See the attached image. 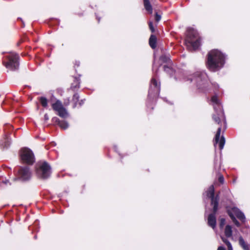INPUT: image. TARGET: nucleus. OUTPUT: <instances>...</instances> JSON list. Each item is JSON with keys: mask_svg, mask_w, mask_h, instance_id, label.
<instances>
[{"mask_svg": "<svg viewBox=\"0 0 250 250\" xmlns=\"http://www.w3.org/2000/svg\"><path fill=\"white\" fill-rule=\"evenodd\" d=\"M225 63V56L221 51L213 49L208 55L207 67L211 71L215 72L222 68Z\"/></svg>", "mask_w": 250, "mask_h": 250, "instance_id": "f257e3e1", "label": "nucleus"}, {"mask_svg": "<svg viewBox=\"0 0 250 250\" xmlns=\"http://www.w3.org/2000/svg\"><path fill=\"white\" fill-rule=\"evenodd\" d=\"M188 83H193L200 92H206L208 90L209 83L207 74L204 71H197L193 74L185 78Z\"/></svg>", "mask_w": 250, "mask_h": 250, "instance_id": "f03ea898", "label": "nucleus"}, {"mask_svg": "<svg viewBox=\"0 0 250 250\" xmlns=\"http://www.w3.org/2000/svg\"><path fill=\"white\" fill-rule=\"evenodd\" d=\"M201 38L197 31L192 28L187 30L185 44L189 50L192 51L197 49L200 46Z\"/></svg>", "mask_w": 250, "mask_h": 250, "instance_id": "7ed1b4c3", "label": "nucleus"}, {"mask_svg": "<svg viewBox=\"0 0 250 250\" xmlns=\"http://www.w3.org/2000/svg\"><path fill=\"white\" fill-rule=\"evenodd\" d=\"M211 104L213 106L215 113L213 114L212 118L214 122L220 125L222 122L226 124L224 113L222 105L216 96H213L211 99Z\"/></svg>", "mask_w": 250, "mask_h": 250, "instance_id": "20e7f679", "label": "nucleus"}, {"mask_svg": "<svg viewBox=\"0 0 250 250\" xmlns=\"http://www.w3.org/2000/svg\"><path fill=\"white\" fill-rule=\"evenodd\" d=\"M19 55L12 53L5 56L3 63L6 68L11 70H16L19 67Z\"/></svg>", "mask_w": 250, "mask_h": 250, "instance_id": "39448f33", "label": "nucleus"}, {"mask_svg": "<svg viewBox=\"0 0 250 250\" xmlns=\"http://www.w3.org/2000/svg\"><path fill=\"white\" fill-rule=\"evenodd\" d=\"M51 174V167L46 162L38 163L36 167V174L42 179L48 178Z\"/></svg>", "mask_w": 250, "mask_h": 250, "instance_id": "423d86ee", "label": "nucleus"}, {"mask_svg": "<svg viewBox=\"0 0 250 250\" xmlns=\"http://www.w3.org/2000/svg\"><path fill=\"white\" fill-rule=\"evenodd\" d=\"M155 77L154 76L151 80L150 87L148 90V97L150 100L158 95L160 91V83L157 82Z\"/></svg>", "mask_w": 250, "mask_h": 250, "instance_id": "0eeeda50", "label": "nucleus"}, {"mask_svg": "<svg viewBox=\"0 0 250 250\" xmlns=\"http://www.w3.org/2000/svg\"><path fill=\"white\" fill-rule=\"evenodd\" d=\"M21 157L23 162L32 165L35 162V157L32 151L28 148H23L21 150Z\"/></svg>", "mask_w": 250, "mask_h": 250, "instance_id": "6e6552de", "label": "nucleus"}, {"mask_svg": "<svg viewBox=\"0 0 250 250\" xmlns=\"http://www.w3.org/2000/svg\"><path fill=\"white\" fill-rule=\"evenodd\" d=\"M52 106L53 109L57 112L58 115L60 117L66 118L68 116V112L60 100H57L55 103L52 104Z\"/></svg>", "mask_w": 250, "mask_h": 250, "instance_id": "1a4fd4ad", "label": "nucleus"}, {"mask_svg": "<svg viewBox=\"0 0 250 250\" xmlns=\"http://www.w3.org/2000/svg\"><path fill=\"white\" fill-rule=\"evenodd\" d=\"M18 173V178L22 181L28 180L31 176V172L28 167H20Z\"/></svg>", "mask_w": 250, "mask_h": 250, "instance_id": "9d476101", "label": "nucleus"}, {"mask_svg": "<svg viewBox=\"0 0 250 250\" xmlns=\"http://www.w3.org/2000/svg\"><path fill=\"white\" fill-rule=\"evenodd\" d=\"M221 131V125L218 128L216 134L215 136V140H214V146H215L216 144L219 143V147L220 149H222L224 147L225 140L224 136H222L221 139H220V136Z\"/></svg>", "mask_w": 250, "mask_h": 250, "instance_id": "9b49d317", "label": "nucleus"}, {"mask_svg": "<svg viewBox=\"0 0 250 250\" xmlns=\"http://www.w3.org/2000/svg\"><path fill=\"white\" fill-rule=\"evenodd\" d=\"M229 212H231L233 215H235L241 221L244 222L245 221V216L244 214L237 208H233L230 210H228Z\"/></svg>", "mask_w": 250, "mask_h": 250, "instance_id": "f8f14e48", "label": "nucleus"}, {"mask_svg": "<svg viewBox=\"0 0 250 250\" xmlns=\"http://www.w3.org/2000/svg\"><path fill=\"white\" fill-rule=\"evenodd\" d=\"M215 214L216 212H213V213L210 214L208 219V226L211 227L213 229L215 228L216 224Z\"/></svg>", "mask_w": 250, "mask_h": 250, "instance_id": "ddd939ff", "label": "nucleus"}, {"mask_svg": "<svg viewBox=\"0 0 250 250\" xmlns=\"http://www.w3.org/2000/svg\"><path fill=\"white\" fill-rule=\"evenodd\" d=\"M52 120L54 123L57 124L61 128L63 129H66L69 126L68 123L66 121H60V119L56 117H53Z\"/></svg>", "mask_w": 250, "mask_h": 250, "instance_id": "4468645a", "label": "nucleus"}, {"mask_svg": "<svg viewBox=\"0 0 250 250\" xmlns=\"http://www.w3.org/2000/svg\"><path fill=\"white\" fill-rule=\"evenodd\" d=\"M211 199V203L212 205L213 206V212H216L218 209V200L219 197L217 195L216 197H212L210 198Z\"/></svg>", "mask_w": 250, "mask_h": 250, "instance_id": "2eb2a0df", "label": "nucleus"}, {"mask_svg": "<svg viewBox=\"0 0 250 250\" xmlns=\"http://www.w3.org/2000/svg\"><path fill=\"white\" fill-rule=\"evenodd\" d=\"M10 139L7 137H4L2 140H1L0 141V145L3 148L8 147L10 146Z\"/></svg>", "mask_w": 250, "mask_h": 250, "instance_id": "dca6fc26", "label": "nucleus"}, {"mask_svg": "<svg viewBox=\"0 0 250 250\" xmlns=\"http://www.w3.org/2000/svg\"><path fill=\"white\" fill-rule=\"evenodd\" d=\"M144 5L145 9L150 14L152 13V7L149 0H144Z\"/></svg>", "mask_w": 250, "mask_h": 250, "instance_id": "f3484780", "label": "nucleus"}, {"mask_svg": "<svg viewBox=\"0 0 250 250\" xmlns=\"http://www.w3.org/2000/svg\"><path fill=\"white\" fill-rule=\"evenodd\" d=\"M149 43L151 47L154 49L156 47V37L153 35H151L149 38Z\"/></svg>", "mask_w": 250, "mask_h": 250, "instance_id": "a211bd4d", "label": "nucleus"}, {"mask_svg": "<svg viewBox=\"0 0 250 250\" xmlns=\"http://www.w3.org/2000/svg\"><path fill=\"white\" fill-rule=\"evenodd\" d=\"M160 60L164 63H167L168 64L171 63V61L169 58V55H163L160 57Z\"/></svg>", "mask_w": 250, "mask_h": 250, "instance_id": "6ab92c4d", "label": "nucleus"}, {"mask_svg": "<svg viewBox=\"0 0 250 250\" xmlns=\"http://www.w3.org/2000/svg\"><path fill=\"white\" fill-rule=\"evenodd\" d=\"M239 245L243 248L244 250H249V246L244 241L242 237L239 238Z\"/></svg>", "mask_w": 250, "mask_h": 250, "instance_id": "aec40b11", "label": "nucleus"}, {"mask_svg": "<svg viewBox=\"0 0 250 250\" xmlns=\"http://www.w3.org/2000/svg\"><path fill=\"white\" fill-rule=\"evenodd\" d=\"M232 228L230 225H227L225 229V234L228 238L232 236Z\"/></svg>", "mask_w": 250, "mask_h": 250, "instance_id": "412c9836", "label": "nucleus"}, {"mask_svg": "<svg viewBox=\"0 0 250 250\" xmlns=\"http://www.w3.org/2000/svg\"><path fill=\"white\" fill-rule=\"evenodd\" d=\"M207 196L210 198L214 196V188L213 185L210 186L207 191Z\"/></svg>", "mask_w": 250, "mask_h": 250, "instance_id": "4be33fe9", "label": "nucleus"}, {"mask_svg": "<svg viewBox=\"0 0 250 250\" xmlns=\"http://www.w3.org/2000/svg\"><path fill=\"white\" fill-rule=\"evenodd\" d=\"M80 84V79L78 78H75L74 83L71 84V89H73V90H75L76 89L79 88Z\"/></svg>", "mask_w": 250, "mask_h": 250, "instance_id": "5701e85b", "label": "nucleus"}, {"mask_svg": "<svg viewBox=\"0 0 250 250\" xmlns=\"http://www.w3.org/2000/svg\"><path fill=\"white\" fill-rule=\"evenodd\" d=\"M39 100L40 102L42 105L43 107H47L48 105V101L47 99L44 97H41L39 98Z\"/></svg>", "mask_w": 250, "mask_h": 250, "instance_id": "b1692460", "label": "nucleus"}, {"mask_svg": "<svg viewBox=\"0 0 250 250\" xmlns=\"http://www.w3.org/2000/svg\"><path fill=\"white\" fill-rule=\"evenodd\" d=\"M229 215L230 218L231 219L232 222L234 223V224L238 227H240V223L237 220L235 217L233 215V213L231 212H229Z\"/></svg>", "mask_w": 250, "mask_h": 250, "instance_id": "393cba45", "label": "nucleus"}, {"mask_svg": "<svg viewBox=\"0 0 250 250\" xmlns=\"http://www.w3.org/2000/svg\"><path fill=\"white\" fill-rule=\"evenodd\" d=\"M164 71L169 74V75H172L173 73V69L169 66H167V65H165L164 67Z\"/></svg>", "mask_w": 250, "mask_h": 250, "instance_id": "a878e982", "label": "nucleus"}, {"mask_svg": "<svg viewBox=\"0 0 250 250\" xmlns=\"http://www.w3.org/2000/svg\"><path fill=\"white\" fill-rule=\"evenodd\" d=\"M220 228H223V226H224L225 225V219L224 218H221L220 220Z\"/></svg>", "mask_w": 250, "mask_h": 250, "instance_id": "bb28decb", "label": "nucleus"}, {"mask_svg": "<svg viewBox=\"0 0 250 250\" xmlns=\"http://www.w3.org/2000/svg\"><path fill=\"white\" fill-rule=\"evenodd\" d=\"M149 27L150 30H151V31L152 32H154L155 31L154 27H153V23L151 21H150L149 22Z\"/></svg>", "mask_w": 250, "mask_h": 250, "instance_id": "cd10ccee", "label": "nucleus"}, {"mask_svg": "<svg viewBox=\"0 0 250 250\" xmlns=\"http://www.w3.org/2000/svg\"><path fill=\"white\" fill-rule=\"evenodd\" d=\"M161 16L158 15L157 13H156L155 14V21H157V22H158L160 21L161 20Z\"/></svg>", "mask_w": 250, "mask_h": 250, "instance_id": "c85d7f7f", "label": "nucleus"}, {"mask_svg": "<svg viewBox=\"0 0 250 250\" xmlns=\"http://www.w3.org/2000/svg\"><path fill=\"white\" fill-rule=\"evenodd\" d=\"M73 99L74 101H78L79 99V95L77 94H75L73 96Z\"/></svg>", "mask_w": 250, "mask_h": 250, "instance_id": "c756f323", "label": "nucleus"}, {"mask_svg": "<svg viewBox=\"0 0 250 250\" xmlns=\"http://www.w3.org/2000/svg\"><path fill=\"white\" fill-rule=\"evenodd\" d=\"M218 180L221 183H223L224 179L222 175L219 176Z\"/></svg>", "mask_w": 250, "mask_h": 250, "instance_id": "7c9ffc66", "label": "nucleus"}, {"mask_svg": "<svg viewBox=\"0 0 250 250\" xmlns=\"http://www.w3.org/2000/svg\"><path fill=\"white\" fill-rule=\"evenodd\" d=\"M222 240L223 241V242L225 243L226 244L227 243H228V242H229V241L228 240H227L226 238H224V237H222Z\"/></svg>", "mask_w": 250, "mask_h": 250, "instance_id": "2f4dec72", "label": "nucleus"}, {"mask_svg": "<svg viewBox=\"0 0 250 250\" xmlns=\"http://www.w3.org/2000/svg\"><path fill=\"white\" fill-rule=\"evenodd\" d=\"M44 120L45 121H47L49 119V117L48 116V115L47 114H45L44 115Z\"/></svg>", "mask_w": 250, "mask_h": 250, "instance_id": "473e14b6", "label": "nucleus"}, {"mask_svg": "<svg viewBox=\"0 0 250 250\" xmlns=\"http://www.w3.org/2000/svg\"><path fill=\"white\" fill-rule=\"evenodd\" d=\"M217 250H226L225 248L222 246H220L218 248Z\"/></svg>", "mask_w": 250, "mask_h": 250, "instance_id": "72a5a7b5", "label": "nucleus"}, {"mask_svg": "<svg viewBox=\"0 0 250 250\" xmlns=\"http://www.w3.org/2000/svg\"><path fill=\"white\" fill-rule=\"evenodd\" d=\"M212 84L214 86V88H215V89H216V88H218V87H219V86H218V85L217 84H216V83H212Z\"/></svg>", "mask_w": 250, "mask_h": 250, "instance_id": "f704fd0d", "label": "nucleus"}, {"mask_svg": "<svg viewBox=\"0 0 250 250\" xmlns=\"http://www.w3.org/2000/svg\"><path fill=\"white\" fill-rule=\"evenodd\" d=\"M228 250H232L233 249H232V247L231 245L229 246V247H228Z\"/></svg>", "mask_w": 250, "mask_h": 250, "instance_id": "c9c22d12", "label": "nucleus"}, {"mask_svg": "<svg viewBox=\"0 0 250 250\" xmlns=\"http://www.w3.org/2000/svg\"><path fill=\"white\" fill-rule=\"evenodd\" d=\"M226 245L227 246V247H229V246L231 245V244L229 242H228V243H227Z\"/></svg>", "mask_w": 250, "mask_h": 250, "instance_id": "e433bc0d", "label": "nucleus"}, {"mask_svg": "<svg viewBox=\"0 0 250 250\" xmlns=\"http://www.w3.org/2000/svg\"><path fill=\"white\" fill-rule=\"evenodd\" d=\"M8 182V181H6L4 182V183L6 184Z\"/></svg>", "mask_w": 250, "mask_h": 250, "instance_id": "4c0bfd02", "label": "nucleus"}, {"mask_svg": "<svg viewBox=\"0 0 250 250\" xmlns=\"http://www.w3.org/2000/svg\"><path fill=\"white\" fill-rule=\"evenodd\" d=\"M97 20L98 21V22H99L100 21V19L99 18H97Z\"/></svg>", "mask_w": 250, "mask_h": 250, "instance_id": "58836bf2", "label": "nucleus"}, {"mask_svg": "<svg viewBox=\"0 0 250 250\" xmlns=\"http://www.w3.org/2000/svg\"><path fill=\"white\" fill-rule=\"evenodd\" d=\"M154 66L153 67V71H154Z\"/></svg>", "mask_w": 250, "mask_h": 250, "instance_id": "ea45409f", "label": "nucleus"}]
</instances>
